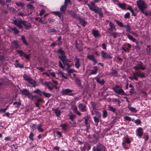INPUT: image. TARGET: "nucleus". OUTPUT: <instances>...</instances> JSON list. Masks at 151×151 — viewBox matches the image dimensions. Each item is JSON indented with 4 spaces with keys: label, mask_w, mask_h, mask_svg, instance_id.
<instances>
[{
    "label": "nucleus",
    "mask_w": 151,
    "mask_h": 151,
    "mask_svg": "<svg viewBox=\"0 0 151 151\" xmlns=\"http://www.w3.org/2000/svg\"><path fill=\"white\" fill-rule=\"evenodd\" d=\"M136 3L140 12L145 10L147 8L146 4L143 0H138L136 1Z\"/></svg>",
    "instance_id": "1"
},
{
    "label": "nucleus",
    "mask_w": 151,
    "mask_h": 151,
    "mask_svg": "<svg viewBox=\"0 0 151 151\" xmlns=\"http://www.w3.org/2000/svg\"><path fill=\"white\" fill-rule=\"evenodd\" d=\"M93 151H107L106 147L100 143L96 146H94L92 149Z\"/></svg>",
    "instance_id": "2"
},
{
    "label": "nucleus",
    "mask_w": 151,
    "mask_h": 151,
    "mask_svg": "<svg viewBox=\"0 0 151 151\" xmlns=\"http://www.w3.org/2000/svg\"><path fill=\"white\" fill-rule=\"evenodd\" d=\"M73 90L69 89H63L61 91V93L63 95L73 96L74 94L73 93Z\"/></svg>",
    "instance_id": "3"
},
{
    "label": "nucleus",
    "mask_w": 151,
    "mask_h": 151,
    "mask_svg": "<svg viewBox=\"0 0 151 151\" xmlns=\"http://www.w3.org/2000/svg\"><path fill=\"white\" fill-rule=\"evenodd\" d=\"M114 90L116 93L119 94L123 95H126V94L124 92L123 90L119 86H116L115 88H114Z\"/></svg>",
    "instance_id": "4"
},
{
    "label": "nucleus",
    "mask_w": 151,
    "mask_h": 151,
    "mask_svg": "<svg viewBox=\"0 0 151 151\" xmlns=\"http://www.w3.org/2000/svg\"><path fill=\"white\" fill-rule=\"evenodd\" d=\"M95 2L93 1L89 3L87 5L89 7V9L94 12L99 8L97 6H95Z\"/></svg>",
    "instance_id": "5"
},
{
    "label": "nucleus",
    "mask_w": 151,
    "mask_h": 151,
    "mask_svg": "<svg viewBox=\"0 0 151 151\" xmlns=\"http://www.w3.org/2000/svg\"><path fill=\"white\" fill-rule=\"evenodd\" d=\"M134 68V69L136 70H138L139 69L144 70L145 69V67L144 66L143 63L141 62L138 63Z\"/></svg>",
    "instance_id": "6"
},
{
    "label": "nucleus",
    "mask_w": 151,
    "mask_h": 151,
    "mask_svg": "<svg viewBox=\"0 0 151 151\" xmlns=\"http://www.w3.org/2000/svg\"><path fill=\"white\" fill-rule=\"evenodd\" d=\"M28 82L29 83L27 85L28 86L30 87H35L38 86V85L37 83L32 78L28 81Z\"/></svg>",
    "instance_id": "7"
},
{
    "label": "nucleus",
    "mask_w": 151,
    "mask_h": 151,
    "mask_svg": "<svg viewBox=\"0 0 151 151\" xmlns=\"http://www.w3.org/2000/svg\"><path fill=\"white\" fill-rule=\"evenodd\" d=\"M78 107L80 110L82 112H85L87 111L86 105L79 103Z\"/></svg>",
    "instance_id": "8"
},
{
    "label": "nucleus",
    "mask_w": 151,
    "mask_h": 151,
    "mask_svg": "<svg viewBox=\"0 0 151 151\" xmlns=\"http://www.w3.org/2000/svg\"><path fill=\"white\" fill-rule=\"evenodd\" d=\"M75 65L76 68L78 69L80 67V59L78 58L77 56H76L75 58Z\"/></svg>",
    "instance_id": "9"
},
{
    "label": "nucleus",
    "mask_w": 151,
    "mask_h": 151,
    "mask_svg": "<svg viewBox=\"0 0 151 151\" xmlns=\"http://www.w3.org/2000/svg\"><path fill=\"white\" fill-rule=\"evenodd\" d=\"M22 22L23 20H15L13 21V23L17 26L20 29L22 28Z\"/></svg>",
    "instance_id": "10"
},
{
    "label": "nucleus",
    "mask_w": 151,
    "mask_h": 151,
    "mask_svg": "<svg viewBox=\"0 0 151 151\" xmlns=\"http://www.w3.org/2000/svg\"><path fill=\"white\" fill-rule=\"evenodd\" d=\"M67 4L66 1H65L64 4L62 5L60 8V10L61 12L65 13L66 11Z\"/></svg>",
    "instance_id": "11"
},
{
    "label": "nucleus",
    "mask_w": 151,
    "mask_h": 151,
    "mask_svg": "<svg viewBox=\"0 0 151 151\" xmlns=\"http://www.w3.org/2000/svg\"><path fill=\"white\" fill-rule=\"evenodd\" d=\"M68 13L72 17L74 18L78 19V18H80V16L78 15L77 14L75 13L72 11L69 10L68 11Z\"/></svg>",
    "instance_id": "12"
},
{
    "label": "nucleus",
    "mask_w": 151,
    "mask_h": 151,
    "mask_svg": "<svg viewBox=\"0 0 151 151\" xmlns=\"http://www.w3.org/2000/svg\"><path fill=\"white\" fill-rule=\"evenodd\" d=\"M102 57L104 58H112V57L109 54L106 53L104 51H102L101 52Z\"/></svg>",
    "instance_id": "13"
},
{
    "label": "nucleus",
    "mask_w": 151,
    "mask_h": 151,
    "mask_svg": "<svg viewBox=\"0 0 151 151\" xmlns=\"http://www.w3.org/2000/svg\"><path fill=\"white\" fill-rule=\"evenodd\" d=\"M93 68L94 70H91L90 73L88 74L89 75H95L97 73L98 70L97 67L96 66H94L93 67Z\"/></svg>",
    "instance_id": "14"
},
{
    "label": "nucleus",
    "mask_w": 151,
    "mask_h": 151,
    "mask_svg": "<svg viewBox=\"0 0 151 151\" xmlns=\"http://www.w3.org/2000/svg\"><path fill=\"white\" fill-rule=\"evenodd\" d=\"M22 24L25 27L26 29H27L31 27V24L30 23L25 21H23Z\"/></svg>",
    "instance_id": "15"
},
{
    "label": "nucleus",
    "mask_w": 151,
    "mask_h": 151,
    "mask_svg": "<svg viewBox=\"0 0 151 151\" xmlns=\"http://www.w3.org/2000/svg\"><path fill=\"white\" fill-rule=\"evenodd\" d=\"M92 33L95 38L98 37L100 35L99 31L97 30L93 29L92 31Z\"/></svg>",
    "instance_id": "16"
},
{
    "label": "nucleus",
    "mask_w": 151,
    "mask_h": 151,
    "mask_svg": "<svg viewBox=\"0 0 151 151\" xmlns=\"http://www.w3.org/2000/svg\"><path fill=\"white\" fill-rule=\"evenodd\" d=\"M137 135L142 137V136L143 134L142 129V128L139 127L137 129Z\"/></svg>",
    "instance_id": "17"
},
{
    "label": "nucleus",
    "mask_w": 151,
    "mask_h": 151,
    "mask_svg": "<svg viewBox=\"0 0 151 151\" xmlns=\"http://www.w3.org/2000/svg\"><path fill=\"white\" fill-rule=\"evenodd\" d=\"M95 13H98L99 14V17L100 18L103 17V15L101 12V9L99 8L94 12Z\"/></svg>",
    "instance_id": "18"
},
{
    "label": "nucleus",
    "mask_w": 151,
    "mask_h": 151,
    "mask_svg": "<svg viewBox=\"0 0 151 151\" xmlns=\"http://www.w3.org/2000/svg\"><path fill=\"white\" fill-rule=\"evenodd\" d=\"M45 84L47 86L49 90H52L53 89V87L52 86H50V85L52 84V83L50 81H46L45 83Z\"/></svg>",
    "instance_id": "19"
},
{
    "label": "nucleus",
    "mask_w": 151,
    "mask_h": 151,
    "mask_svg": "<svg viewBox=\"0 0 151 151\" xmlns=\"http://www.w3.org/2000/svg\"><path fill=\"white\" fill-rule=\"evenodd\" d=\"M72 110L73 111L77 114L80 116L81 115V113L78 110L76 106H74L72 108Z\"/></svg>",
    "instance_id": "20"
},
{
    "label": "nucleus",
    "mask_w": 151,
    "mask_h": 151,
    "mask_svg": "<svg viewBox=\"0 0 151 151\" xmlns=\"http://www.w3.org/2000/svg\"><path fill=\"white\" fill-rule=\"evenodd\" d=\"M78 19L79 20L80 23L81 24L83 27H85L86 26L87 24V22L85 20H83V19H82L80 16V18H78Z\"/></svg>",
    "instance_id": "21"
},
{
    "label": "nucleus",
    "mask_w": 151,
    "mask_h": 151,
    "mask_svg": "<svg viewBox=\"0 0 151 151\" xmlns=\"http://www.w3.org/2000/svg\"><path fill=\"white\" fill-rule=\"evenodd\" d=\"M59 58L60 59L63 63L65 61H66L67 60V57L65 55H62V56H59Z\"/></svg>",
    "instance_id": "22"
},
{
    "label": "nucleus",
    "mask_w": 151,
    "mask_h": 151,
    "mask_svg": "<svg viewBox=\"0 0 151 151\" xmlns=\"http://www.w3.org/2000/svg\"><path fill=\"white\" fill-rule=\"evenodd\" d=\"M33 93H37L39 95L41 96L42 94V92L39 89L37 88L33 91Z\"/></svg>",
    "instance_id": "23"
},
{
    "label": "nucleus",
    "mask_w": 151,
    "mask_h": 151,
    "mask_svg": "<svg viewBox=\"0 0 151 151\" xmlns=\"http://www.w3.org/2000/svg\"><path fill=\"white\" fill-rule=\"evenodd\" d=\"M109 25L110 27V28L108 29V32L112 34L113 24L111 22H109Z\"/></svg>",
    "instance_id": "24"
},
{
    "label": "nucleus",
    "mask_w": 151,
    "mask_h": 151,
    "mask_svg": "<svg viewBox=\"0 0 151 151\" xmlns=\"http://www.w3.org/2000/svg\"><path fill=\"white\" fill-rule=\"evenodd\" d=\"M21 91L22 95H25L26 96L29 92V90L26 89H23V90Z\"/></svg>",
    "instance_id": "25"
},
{
    "label": "nucleus",
    "mask_w": 151,
    "mask_h": 151,
    "mask_svg": "<svg viewBox=\"0 0 151 151\" xmlns=\"http://www.w3.org/2000/svg\"><path fill=\"white\" fill-rule=\"evenodd\" d=\"M126 35L127 36V37L129 40L132 41L133 42H135L136 41V39L128 33L126 34Z\"/></svg>",
    "instance_id": "26"
},
{
    "label": "nucleus",
    "mask_w": 151,
    "mask_h": 151,
    "mask_svg": "<svg viewBox=\"0 0 151 151\" xmlns=\"http://www.w3.org/2000/svg\"><path fill=\"white\" fill-rule=\"evenodd\" d=\"M128 107L129 110H130L131 112L136 113L137 111V110L135 108L130 107V104H129L128 105Z\"/></svg>",
    "instance_id": "27"
},
{
    "label": "nucleus",
    "mask_w": 151,
    "mask_h": 151,
    "mask_svg": "<svg viewBox=\"0 0 151 151\" xmlns=\"http://www.w3.org/2000/svg\"><path fill=\"white\" fill-rule=\"evenodd\" d=\"M53 110L55 111V114L56 116L57 117H59L61 113V111L58 109H54Z\"/></svg>",
    "instance_id": "28"
},
{
    "label": "nucleus",
    "mask_w": 151,
    "mask_h": 151,
    "mask_svg": "<svg viewBox=\"0 0 151 151\" xmlns=\"http://www.w3.org/2000/svg\"><path fill=\"white\" fill-rule=\"evenodd\" d=\"M24 79L27 81H28L31 78L28 75L24 74L23 76Z\"/></svg>",
    "instance_id": "29"
},
{
    "label": "nucleus",
    "mask_w": 151,
    "mask_h": 151,
    "mask_svg": "<svg viewBox=\"0 0 151 151\" xmlns=\"http://www.w3.org/2000/svg\"><path fill=\"white\" fill-rule=\"evenodd\" d=\"M59 66L62 69H64L65 68V63L64 62L63 63H62L60 61H59Z\"/></svg>",
    "instance_id": "30"
},
{
    "label": "nucleus",
    "mask_w": 151,
    "mask_h": 151,
    "mask_svg": "<svg viewBox=\"0 0 151 151\" xmlns=\"http://www.w3.org/2000/svg\"><path fill=\"white\" fill-rule=\"evenodd\" d=\"M52 13L56 15H57L60 19H61V14L60 12H52Z\"/></svg>",
    "instance_id": "31"
},
{
    "label": "nucleus",
    "mask_w": 151,
    "mask_h": 151,
    "mask_svg": "<svg viewBox=\"0 0 151 151\" xmlns=\"http://www.w3.org/2000/svg\"><path fill=\"white\" fill-rule=\"evenodd\" d=\"M21 39L22 40L23 44L28 45V43L27 42L25 38L23 35H22L21 37Z\"/></svg>",
    "instance_id": "32"
},
{
    "label": "nucleus",
    "mask_w": 151,
    "mask_h": 151,
    "mask_svg": "<svg viewBox=\"0 0 151 151\" xmlns=\"http://www.w3.org/2000/svg\"><path fill=\"white\" fill-rule=\"evenodd\" d=\"M118 6L120 8H121L123 9H124L126 8V4L125 3H119L118 4Z\"/></svg>",
    "instance_id": "33"
},
{
    "label": "nucleus",
    "mask_w": 151,
    "mask_h": 151,
    "mask_svg": "<svg viewBox=\"0 0 151 151\" xmlns=\"http://www.w3.org/2000/svg\"><path fill=\"white\" fill-rule=\"evenodd\" d=\"M133 77L134 79L136 81H137L138 80V77H139L138 76V73H133Z\"/></svg>",
    "instance_id": "34"
},
{
    "label": "nucleus",
    "mask_w": 151,
    "mask_h": 151,
    "mask_svg": "<svg viewBox=\"0 0 151 151\" xmlns=\"http://www.w3.org/2000/svg\"><path fill=\"white\" fill-rule=\"evenodd\" d=\"M17 52L18 53L20 56L22 57L25 54L24 52L22 50H18L17 51Z\"/></svg>",
    "instance_id": "35"
},
{
    "label": "nucleus",
    "mask_w": 151,
    "mask_h": 151,
    "mask_svg": "<svg viewBox=\"0 0 151 151\" xmlns=\"http://www.w3.org/2000/svg\"><path fill=\"white\" fill-rule=\"evenodd\" d=\"M58 52L60 54V55L59 56H62L65 55V52L64 50L61 49H59L58 50Z\"/></svg>",
    "instance_id": "36"
},
{
    "label": "nucleus",
    "mask_w": 151,
    "mask_h": 151,
    "mask_svg": "<svg viewBox=\"0 0 151 151\" xmlns=\"http://www.w3.org/2000/svg\"><path fill=\"white\" fill-rule=\"evenodd\" d=\"M42 94L47 98H49L52 95L50 93H46L45 92H43Z\"/></svg>",
    "instance_id": "37"
},
{
    "label": "nucleus",
    "mask_w": 151,
    "mask_h": 151,
    "mask_svg": "<svg viewBox=\"0 0 151 151\" xmlns=\"http://www.w3.org/2000/svg\"><path fill=\"white\" fill-rule=\"evenodd\" d=\"M76 118V115L74 114H71L69 115V119L71 121L74 120Z\"/></svg>",
    "instance_id": "38"
},
{
    "label": "nucleus",
    "mask_w": 151,
    "mask_h": 151,
    "mask_svg": "<svg viewBox=\"0 0 151 151\" xmlns=\"http://www.w3.org/2000/svg\"><path fill=\"white\" fill-rule=\"evenodd\" d=\"M43 125L42 124H40L38 127H37V129L40 132H42L43 131V129L42 128V126Z\"/></svg>",
    "instance_id": "39"
},
{
    "label": "nucleus",
    "mask_w": 151,
    "mask_h": 151,
    "mask_svg": "<svg viewBox=\"0 0 151 151\" xmlns=\"http://www.w3.org/2000/svg\"><path fill=\"white\" fill-rule=\"evenodd\" d=\"M87 57L88 59L91 61H92L94 58H95L94 55H88L87 56Z\"/></svg>",
    "instance_id": "40"
},
{
    "label": "nucleus",
    "mask_w": 151,
    "mask_h": 151,
    "mask_svg": "<svg viewBox=\"0 0 151 151\" xmlns=\"http://www.w3.org/2000/svg\"><path fill=\"white\" fill-rule=\"evenodd\" d=\"M84 119H85V124L86 125H87L88 124V120L89 119V117L88 116H85L84 117Z\"/></svg>",
    "instance_id": "41"
},
{
    "label": "nucleus",
    "mask_w": 151,
    "mask_h": 151,
    "mask_svg": "<svg viewBox=\"0 0 151 151\" xmlns=\"http://www.w3.org/2000/svg\"><path fill=\"white\" fill-rule=\"evenodd\" d=\"M124 27L126 28V32H130L131 29L129 24H127V25H125V26H124Z\"/></svg>",
    "instance_id": "42"
},
{
    "label": "nucleus",
    "mask_w": 151,
    "mask_h": 151,
    "mask_svg": "<svg viewBox=\"0 0 151 151\" xmlns=\"http://www.w3.org/2000/svg\"><path fill=\"white\" fill-rule=\"evenodd\" d=\"M60 126L61 127L62 129L64 131H66L67 129V124H61L60 125Z\"/></svg>",
    "instance_id": "43"
},
{
    "label": "nucleus",
    "mask_w": 151,
    "mask_h": 151,
    "mask_svg": "<svg viewBox=\"0 0 151 151\" xmlns=\"http://www.w3.org/2000/svg\"><path fill=\"white\" fill-rule=\"evenodd\" d=\"M11 29L12 30V31H14V34H18L19 32V31L18 29H17L15 27L12 28Z\"/></svg>",
    "instance_id": "44"
},
{
    "label": "nucleus",
    "mask_w": 151,
    "mask_h": 151,
    "mask_svg": "<svg viewBox=\"0 0 151 151\" xmlns=\"http://www.w3.org/2000/svg\"><path fill=\"white\" fill-rule=\"evenodd\" d=\"M16 68H24V66L22 64H20L19 63H17L14 64Z\"/></svg>",
    "instance_id": "45"
},
{
    "label": "nucleus",
    "mask_w": 151,
    "mask_h": 151,
    "mask_svg": "<svg viewBox=\"0 0 151 151\" xmlns=\"http://www.w3.org/2000/svg\"><path fill=\"white\" fill-rule=\"evenodd\" d=\"M115 21L116 22L117 24L120 27H124L122 22L116 20H115Z\"/></svg>",
    "instance_id": "46"
},
{
    "label": "nucleus",
    "mask_w": 151,
    "mask_h": 151,
    "mask_svg": "<svg viewBox=\"0 0 151 151\" xmlns=\"http://www.w3.org/2000/svg\"><path fill=\"white\" fill-rule=\"evenodd\" d=\"M34 134L32 132H31L29 134V139L32 141L34 140L33 138Z\"/></svg>",
    "instance_id": "47"
},
{
    "label": "nucleus",
    "mask_w": 151,
    "mask_h": 151,
    "mask_svg": "<svg viewBox=\"0 0 151 151\" xmlns=\"http://www.w3.org/2000/svg\"><path fill=\"white\" fill-rule=\"evenodd\" d=\"M13 104L15 105V106L16 107H18L21 104V103L20 101L18 102H15L13 103Z\"/></svg>",
    "instance_id": "48"
},
{
    "label": "nucleus",
    "mask_w": 151,
    "mask_h": 151,
    "mask_svg": "<svg viewBox=\"0 0 151 151\" xmlns=\"http://www.w3.org/2000/svg\"><path fill=\"white\" fill-rule=\"evenodd\" d=\"M103 118H106L107 116V112L105 110H104L103 111Z\"/></svg>",
    "instance_id": "49"
},
{
    "label": "nucleus",
    "mask_w": 151,
    "mask_h": 151,
    "mask_svg": "<svg viewBox=\"0 0 151 151\" xmlns=\"http://www.w3.org/2000/svg\"><path fill=\"white\" fill-rule=\"evenodd\" d=\"M138 76L139 77L141 78H145V76L144 73H141V71H140L139 73H138Z\"/></svg>",
    "instance_id": "50"
},
{
    "label": "nucleus",
    "mask_w": 151,
    "mask_h": 151,
    "mask_svg": "<svg viewBox=\"0 0 151 151\" xmlns=\"http://www.w3.org/2000/svg\"><path fill=\"white\" fill-rule=\"evenodd\" d=\"M56 73L57 74L59 75L60 77H62V76L63 74L64 73L61 71L59 70L56 72Z\"/></svg>",
    "instance_id": "51"
},
{
    "label": "nucleus",
    "mask_w": 151,
    "mask_h": 151,
    "mask_svg": "<svg viewBox=\"0 0 151 151\" xmlns=\"http://www.w3.org/2000/svg\"><path fill=\"white\" fill-rule=\"evenodd\" d=\"M98 117H97L96 116H94L93 117V119L94 122L96 123L97 124L99 122V119Z\"/></svg>",
    "instance_id": "52"
},
{
    "label": "nucleus",
    "mask_w": 151,
    "mask_h": 151,
    "mask_svg": "<svg viewBox=\"0 0 151 151\" xmlns=\"http://www.w3.org/2000/svg\"><path fill=\"white\" fill-rule=\"evenodd\" d=\"M67 72L68 75H70L69 73L75 72V70L73 69L69 68L67 69Z\"/></svg>",
    "instance_id": "53"
},
{
    "label": "nucleus",
    "mask_w": 151,
    "mask_h": 151,
    "mask_svg": "<svg viewBox=\"0 0 151 151\" xmlns=\"http://www.w3.org/2000/svg\"><path fill=\"white\" fill-rule=\"evenodd\" d=\"M70 123L72 127H74L76 126V123L74 120L71 121V122H70Z\"/></svg>",
    "instance_id": "54"
},
{
    "label": "nucleus",
    "mask_w": 151,
    "mask_h": 151,
    "mask_svg": "<svg viewBox=\"0 0 151 151\" xmlns=\"http://www.w3.org/2000/svg\"><path fill=\"white\" fill-rule=\"evenodd\" d=\"M16 5L18 6L22 7L24 6V4L22 3L21 2H16Z\"/></svg>",
    "instance_id": "55"
},
{
    "label": "nucleus",
    "mask_w": 151,
    "mask_h": 151,
    "mask_svg": "<svg viewBox=\"0 0 151 151\" xmlns=\"http://www.w3.org/2000/svg\"><path fill=\"white\" fill-rule=\"evenodd\" d=\"M48 71H49V73L50 74L51 76L55 78L56 76L55 73L54 72H50V70H48Z\"/></svg>",
    "instance_id": "56"
},
{
    "label": "nucleus",
    "mask_w": 151,
    "mask_h": 151,
    "mask_svg": "<svg viewBox=\"0 0 151 151\" xmlns=\"http://www.w3.org/2000/svg\"><path fill=\"white\" fill-rule=\"evenodd\" d=\"M12 42L14 44L16 48H18L19 47V45L18 44L17 41H13Z\"/></svg>",
    "instance_id": "57"
},
{
    "label": "nucleus",
    "mask_w": 151,
    "mask_h": 151,
    "mask_svg": "<svg viewBox=\"0 0 151 151\" xmlns=\"http://www.w3.org/2000/svg\"><path fill=\"white\" fill-rule=\"evenodd\" d=\"M52 81L53 83L55 85L54 86H52L53 87L55 88H57V87L56 86L58 84L57 81L54 80H52Z\"/></svg>",
    "instance_id": "58"
},
{
    "label": "nucleus",
    "mask_w": 151,
    "mask_h": 151,
    "mask_svg": "<svg viewBox=\"0 0 151 151\" xmlns=\"http://www.w3.org/2000/svg\"><path fill=\"white\" fill-rule=\"evenodd\" d=\"M132 121L137 124H140L141 123L140 120L139 119H137L136 120L133 119Z\"/></svg>",
    "instance_id": "59"
},
{
    "label": "nucleus",
    "mask_w": 151,
    "mask_h": 151,
    "mask_svg": "<svg viewBox=\"0 0 151 151\" xmlns=\"http://www.w3.org/2000/svg\"><path fill=\"white\" fill-rule=\"evenodd\" d=\"M8 107H7L5 108L2 109H0V113H5Z\"/></svg>",
    "instance_id": "60"
},
{
    "label": "nucleus",
    "mask_w": 151,
    "mask_h": 151,
    "mask_svg": "<svg viewBox=\"0 0 151 151\" xmlns=\"http://www.w3.org/2000/svg\"><path fill=\"white\" fill-rule=\"evenodd\" d=\"M30 127L33 129H36L37 127V126L36 124H31Z\"/></svg>",
    "instance_id": "61"
},
{
    "label": "nucleus",
    "mask_w": 151,
    "mask_h": 151,
    "mask_svg": "<svg viewBox=\"0 0 151 151\" xmlns=\"http://www.w3.org/2000/svg\"><path fill=\"white\" fill-rule=\"evenodd\" d=\"M96 115L98 116L99 118H100L101 117V114L100 113L97 111H95Z\"/></svg>",
    "instance_id": "62"
},
{
    "label": "nucleus",
    "mask_w": 151,
    "mask_h": 151,
    "mask_svg": "<svg viewBox=\"0 0 151 151\" xmlns=\"http://www.w3.org/2000/svg\"><path fill=\"white\" fill-rule=\"evenodd\" d=\"M130 15V13L129 12H127L124 15V18H129Z\"/></svg>",
    "instance_id": "63"
},
{
    "label": "nucleus",
    "mask_w": 151,
    "mask_h": 151,
    "mask_svg": "<svg viewBox=\"0 0 151 151\" xmlns=\"http://www.w3.org/2000/svg\"><path fill=\"white\" fill-rule=\"evenodd\" d=\"M26 6L28 8L31 9H34V7L32 4H27Z\"/></svg>",
    "instance_id": "64"
}]
</instances>
